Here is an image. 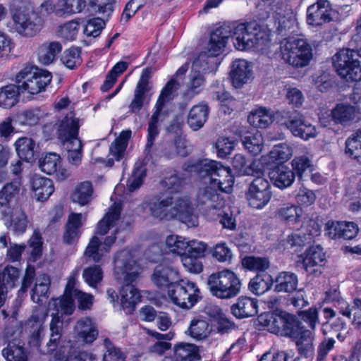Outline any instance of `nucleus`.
<instances>
[{
    "label": "nucleus",
    "instance_id": "a18cd8bd",
    "mask_svg": "<svg viewBox=\"0 0 361 361\" xmlns=\"http://www.w3.org/2000/svg\"><path fill=\"white\" fill-rule=\"evenodd\" d=\"M21 183L20 179L6 183L0 190V205L8 206L16 201L20 194Z\"/></svg>",
    "mask_w": 361,
    "mask_h": 361
},
{
    "label": "nucleus",
    "instance_id": "20e7f679",
    "mask_svg": "<svg viewBox=\"0 0 361 361\" xmlns=\"http://www.w3.org/2000/svg\"><path fill=\"white\" fill-rule=\"evenodd\" d=\"M81 121L71 113L62 121L59 128V137L66 146L68 163L78 166L82 158V145L78 137Z\"/></svg>",
    "mask_w": 361,
    "mask_h": 361
},
{
    "label": "nucleus",
    "instance_id": "f3484780",
    "mask_svg": "<svg viewBox=\"0 0 361 361\" xmlns=\"http://www.w3.org/2000/svg\"><path fill=\"white\" fill-rule=\"evenodd\" d=\"M173 219H177L188 227H196L199 224L198 214L190 198L188 196H180L174 200Z\"/></svg>",
    "mask_w": 361,
    "mask_h": 361
},
{
    "label": "nucleus",
    "instance_id": "a211bd4d",
    "mask_svg": "<svg viewBox=\"0 0 361 361\" xmlns=\"http://www.w3.org/2000/svg\"><path fill=\"white\" fill-rule=\"evenodd\" d=\"M332 20L331 4L328 0H317L307 9V22L312 26H321Z\"/></svg>",
    "mask_w": 361,
    "mask_h": 361
},
{
    "label": "nucleus",
    "instance_id": "c756f323",
    "mask_svg": "<svg viewBox=\"0 0 361 361\" xmlns=\"http://www.w3.org/2000/svg\"><path fill=\"white\" fill-rule=\"evenodd\" d=\"M209 108L206 103L202 102L193 106L188 115L187 123L194 131L202 128L208 119Z\"/></svg>",
    "mask_w": 361,
    "mask_h": 361
},
{
    "label": "nucleus",
    "instance_id": "6e6552de",
    "mask_svg": "<svg viewBox=\"0 0 361 361\" xmlns=\"http://www.w3.org/2000/svg\"><path fill=\"white\" fill-rule=\"evenodd\" d=\"M280 49L283 61L295 68L307 66L312 58V47L304 39L289 38L281 42Z\"/></svg>",
    "mask_w": 361,
    "mask_h": 361
},
{
    "label": "nucleus",
    "instance_id": "bf43d9fd",
    "mask_svg": "<svg viewBox=\"0 0 361 361\" xmlns=\"http://www.w3.org/2000/svg\"><path fill=\"white\" fill-rule=\"evenodd\" d=\"M304 329V327L301 326L300 323L293 316L288 314L285 317L280 333L294 339Z\"/></svg>",
    "mask_w": 361,
    "mask_h": 361
},
{
    "label": "nucleus",
    "instance_id": "473e14b6",
    "mask_svg": "<svg viewBox=\"0 0 361 361\" xmlns=\"http://www.w3.org/2000/svg\"><path fill=\"white\" fill-rule=\"evenodd\" d=\"M314 331L304 329L293 340L295 342L298 353L305 357H311L314 353Z\"/></svg>",
    "mask_w": 361,
    "mask_h": 361
},
{
    "label": "nucleus",
    "instance_id": "3c124183",
    "mask_svg": "<svg viewBox=\"0 0 361 361\" xmlns=\"http://www.w3.org/2000/svg\"><path fill=\"white\" fill-rule=\"evenodd\" d=\"M93 195V187L90 181H84L79 183L73 191L71 198L73 202H77L80 205L88 204Z\"/></svg>",
    "mask_w": 361,
    "mask_h": 361
},
{
    "label": "nucleus",
    "instance_id": "5fc2aeb1",
    "mask_svg": "<svg viewBox=\"0 0 361 361\" xmlns=\"http://www.w3.org/2000/svg\"><path fill=\"white\" fill-rule=\"evenodd\" d=\"M161 114V111L155 109L148 123V135L147 142L145 146V153L147 156H149L151 158H152V157L151 154H149L150 149L152 148L154 144V141L156 137L159 133L158 122L159 117L160 116Z\"/></svg>",
    "mask_w": 361,
    "mask_h": 361
},
{
    "label": "nucleus",
    "instance_id": "5701e85b",
    "mask_svg": "<svg viewBox=\"0 0 361 361\" xmlns=\"http://www.w3.org/2000/svg\"><path fill=\"white\" fill-rule=\"evenodd\" d=\"M326 227L328 235L332 239H352L356 236L359 231L357 225L353 222L347 221H329L326 224Z\"/></svg>",
    "mask_w": 361,
    "mask_h": 361
},
{
    "label": "nucleus",
    "instance_id": "9b49d317",
    "mask_svg": "<svg viewBox=\"0 0 361 361\" xmlns=\"http://www.w3.org/2000/svg\"><path fill=\"white\" fill-rule=\"evenodd\" d=\"M171 301L183 309L192 308L201 298L197 285L191 281L178 280L168 290Z\"/></svg>",
    "mask_w": 361,
    "mask_h": 361
},
{
    "label": "nucleus",
    "instance_id": "2f4dec72",
    "mask_svg": "<svg viewBox=\"0 0 361 361\" xmlns=\"http://www.w3.org/2000/svg\"><path fill=\"white\" fill-rule=\"evenodd\" d=\"M232 165L240 175H263V167L259 166L257 161L253 160L250 161L241 154H238L234 156L232 160Z\"/></svg>",
    "mask_w": 361,
    "mask_h": 361
},
{
    "label": "nucleus",
    "instance_id": "4d7b16f0",
    "mask_svg": "<svg viewBox=\"0 0 361 361\" xmlns=\"http://www.w3.org/2000/svg\"><path fill=\"white\" fill-rule=\"evenodd\" d=\"M259 322L270 332L279 334L281 331L285 317L276 315L273 313H265L259 316Z\"/></svg>",
    "mask_w": 361,
    "mask_h": 361
},
{
    "label": "nucleus",
    "instance_id": "864d4df0",
    "mask_svg": "<svg viewBox=\"0 0 361 361\" xmlns=\"http://www.w3.org/2000/svg\"><path fill=\"white\" fill-rule=\"evenodd\" d=\"M20 90L18 85H9L0 89V106L9 109L18 102V94Z\"/></svg>",
    "mask_w": 361,
    "mask_h": 361
},
{
    "label": "nucleus",
    "instance_id": "412c9836",
    "mask_svg": "<svg viewBox=\"0 0 361 361\" xmlns=\"http://www.w3.org/2000/svg\"><path fill=\"white\" fill-rule=\"evenodd\" d=\"M230 78L235 88L241 87L252 78V66L245 59H235L231 65Z\"/></svg>",
    "mask_w": 361,
    "mask_h": 361
},
{
    "label": "nucleus",
    "instance_id": "7c9ffc66",
    "mask_svg": "<svg viewBox=\"0 0 361 361\" xmlns=\"http://www.w3.org/2000/svg\"><path fill=\"white\" fill-rule=\"evenodd\" d=\"M121 204L115 202L109 209L105 216L97 223L95 235H106L111 228L114 227L118 221L121 212Z\"/></svg>",
    "mask_w": 361,
    "mask_h": 361
},
{
    "label": "nucleus",
    "instance_id": "f8f14e48",
    "mask_svg": "<svg viewBox=\"0 0 361 361\" xmlns=\"http://www.w3.org/2000/svg\"><path fill=\"white\" fill-rule=\"evenodd\" d=\"M3 336L7 346L2 350V355L6 361H27V354L20 341L22 326L20 324H12L7 326Z\"/></svg>",
    "mask_w": 361,
    "mask_h": 361
},
{
    "label": "nucleus",
    "instance_id": "09e8293b",
    "mask_svg": "<svg viewBox=\"0 0 361 361\" xmlns=\"http://www.w3.org/2000/svg\"><path fill=\"white\" fill-rule=\"evenodd\" d=\"M15 146L17 154L21 159L27 162L33 160L35 142L32 138L27 137H20L16 140Z\"/></svg>",
    "mask_w": 361,
    "mask_h": 361
},
{
    "label": "nucleus",
    "instance_id": "680f3d73",
    "mask_svg": "<svg viewBox=\"0 0 361 361\" xmlns=\"http://www.w3.org/2000/svg\"><path fill=\"white\" fill-rule=\"evenodd\" d=\"M292 155V148L286 143H281L274 146L268 156L271 161L283 162L288 160Z\"/></svg>",
    "mask_w": 361,
    "mask_h": 361
},
{
    "label": "nucleus",
    "instance_id": "f704fd0d",
    "mask_svg": "<svg viewBox=\"0 0 361 361\" xmlns=\"http://www.w3.org/2000/svg\"><path fill=\"white\" fill-rule=\"evenodd\" d=\"M32 189L38 201L47 200L54 191L53 182L51 179L35 175L31 181Z\"/></svg>",
    "mask_w": 361,
    "mask_h": 361
},
{
    "label": "nucleus",
    "instance_id": "a878e982",
    "mask_svg": "<svg viewBox=\"0 0 361 361\" xmlns=\"http://www.w3.org/2000/svg\"><path fill=\"white\" fill-rule=\"evenodd\" d=\"M232 314L238 319L255 316L258 312V302L255 298L240 297L231 307Z\"/></svg>",
    "mask_w": 361,
    "mask_h": 361
},
{
    "label": "nucleus",
    "instance_id": "de8ad7c7",
    "mask_svg": "<svg viewBox=\"0 0 361 361\" xmlns=\"http://www.w3.org/2000/svg\"><path fill=\"white\" fill-rule=\"evenodd\" d=\"M242 142L245 149L252 155L259 154L264 147V140L261 133H248L243 137Z\"/></svg>",
    "mask_w": 361,
    "mask_h": 361
},
{
    "label": "nucleus",
    "instance_id": "338daca9",
    "mask_svg": "<svg viewBox=\"0 0 361 361\" xmlns=\"http://www.w3.org/2000/svg\"><path fill=\"white\" fill-rule=\"evenodd\" d=\"M104 344L106 350L104 355V361H126L125 353L116 347L109 338L104 339Z\"/></svg>",
    "mask_w": 361,
    "mask_h": 361
},
{
    "label": "nucleus",
    "instance_id": "cd10ccee",
    "mask_svg": "<svg viewBox=\"0 0 361 361\" xmlns=\"http://www.w3.org/2000/svg\"><path fill=\"white\" fill-rule=\"evenodd\" d=\"M269 176L274 185L280 189L290 187L295 178L294 171L283 164L273 168L269 171Z\"/></svg>",
    "mask_w": 361,
    "mask_h": 361
},
{
    "label": "nucleus",
    "instance_id": "49530a36",
    "mask_svg": "<svg viewBox=\"0 0 361 361\" xmlns=\"http://www.w3.org/2000/svg\"><path fill=\"white\" fill-rule=\"evenodd\" d=\"M109 252L108 247H104L102 243L97 235H94L90 240L85 252L84 257L87 260L99 262L103 256Z\"/></svg>",
    "mask_w": 361,
    "mask_h": 361
},
{
    "label": "nucleus",
    "instance_id": "39448f33",
    "mask_svg": "<svg viewBox=\"0 0 361 361\" xmlns=\"http://www.w3.org/2000/svg\"><path fill=\"white\" fill-rule=\"evenodd\" d=\"M231 27V34L233 30V41L234 47L240 51L250 49L255 47L264 45L269 41V34L257 22L240 23L234 27L229 25H224ZM223 27L220 26L219 27ZM231 35L227 38L226 43Z\"/></svg>",
    "mask_w": 361,
    "mask_h": 361
},
{
    "label": "nucleus",
    "instance_id": "f03ea898",
    "mask_svg": "<svg viewBox=\"0 0 361 361\" xmlns=\"http://www.w3.org/2000/svg\"><path fill=\"white\" fill-rule=\"evenodd\" d=\"M140 269L130 250H123L116 254L114 276L118 281L123 284L120 293L121 305L126 313L133 312L141 298L138 290L132 285L137 279Z\"/></svg>",
    "mask_w": 361,
    "mask_h": 361
},
{
    "label": "nucleus",
    "instance_id": "c85d7f7f",
    "mask_svg": "<svg viewBox=\"0 0 361 361\" xmlns=\"http://www.w3.org/2000/svg\"><path fill=\"white\" fill-rule=\"evenodd\" d=\"M82 226V215L80 213H71L68 218L63 235V242L67 245L75 243L80 235Z\"/></svg>",
    "mask_w": 361,
    "mask_h": 361
},
{
    "label": "nucleus",
    "instance_id": "dca6fc26",
    "mask_svg": "<svg viewBox=\"0 0 361 361\" xmlns=\"http://www.w3.org/2000/svg\"><path fill=\"white\" fill-rule=\"evenodd\" d=\"M283 124L290 130L295 137H299L305 140L316 137L315 127L307 121L303 116L296 111L290 113L285 117Z\"/></svg>",
    "mask_w": 361,
    "mask_h": 361
},
{
    "label": "nucleus",
    "instance_id": "bb28decb",
    "mask_svg": "<svg viewBox=\"0 0 361 361\" xmlns=\"http://www.w3.org/2000/svg\"><path fill=\"white\" fill-rule=\"evenodd\" d=\"M360 113V107L348 103H339L332 109L331 116L336 124L350 123Z\"/></svg>",
    "mask_w": 361,
    "mask_h": 361
},
{
    "label": "nucleus",
    "instance_id": "1a4fd4ad",
    "mask_svg": "<svg viewBox=\"0 0 361 361\" xmlns=\"http://www.w3.org/2000/svg\"><path fill=\"white\" fill-rule=\"evenodd\" d=\"M50 72L35 66H26L16 76V82L21 92L37 94L45 89L51 81Z\"/></svg>",
    "mask_w": 361,
    "mask_h": 361
},
{
    "label": "nucleus",
    "instance_id": "c03bdc74",
    "mask_svg": "<svg viewBox=\"0 0 361 361\" xmlns=\"http://www.w3.org/2000/svg\"><path fill=\"white\" fill-rule=\"evenodd\" d=\"M173 355L179 361H194L200 358L197 346L191 343H180L175 345Z\"/></svg>",
    "mask_w": 361,
    "mask_h": 361
},
{
    "label": "nucleus",
    "instance_id": "37998d69",
    "mask_svg": "<svg viewBox=\"0 0 361 361\" xmlns=\"http://www.w3.org/2000/svg\"><path fill=\"white\" fill-rule=\"evenodd\" d=\"M211 332L209 322L202 317L192 319L186 333L197 340L206 338Z\"/></svg>",
    "mask_w": 361,
    "mask_h": 361
},
{
    "label": "nucleus",
    "instance_id": "423d86ee",
    "mask_svg": "<svg viewBox=\"0 0 361 361\" xmlns=\"http://www.w3.org/2000/svg\"><path fill=\"white\" fill-rule=\"evenodd\" d=\"M207 284L211 293L221 299L235 297L241 289V282L230 269H224L209 276Z\"/></svg>",
    "mask_w": 361,
    "mask_h": 361
},
{
    "label": "nucleus",
    "instance_id": "4be33fe9",
    "mask_svg": "<svg viewBox=\"0 0 361 361\" xmlns=\"http://www.w3.org/2000/svg\"><path fill=\"white\" fill-rule=\"evenodd\" d=\"M44 317L34 314L28 319L23 326L21 323H16L15 324H20L22 331L23 329L29 336V343L32 346H39L44 333Z\"/></svg>",
    "mask_w": 361,
    "mask_h": 361
},
{
    "label": "nucleus",
    "instance_id": "6e6d98bb",
    "mask_svg": "<svg viewBox=\"0 0 361 361\" xmlns=\"http://www.w3.org/2000/svg\"><path fill=\"white\" fill-rule=\"evenodd\" d=\"M242 265L250 271L264 272L269 269L270 262L267 257L247 256L242 259Z\"/></svg>",
    "mask_w": 361,
    "mask_h": 361
},
{
    "label": "nucleus",
    "instance_id": "052dcab7",
    "mask_svg": "<svg viewBox=\"0 0 361 361\" xmlns=\"http://www.w3.org/2000/svg\"><path fill=\"white\" fill-rule=\"evenodd\" d=\"M360 130L350 137L345 142V154L355 160L359 159L361 155V135Z\"/></svg>",
    "mask_w": 361,
    "mask_h": 361
},
{
    "label": "nucleus",
    "instance_id": "c9c22d12",
    "mask_svg": "<svg viewBox=\"0 0 361 361\" xmlns=\"http://www.w3.org/2000/svg\"><path fill=\"white\" fill-rule=\"evenodd\" d=\"M302 209L293 204L287 203L279 207L275 212L276 219L289 225H294L300 221Z\"/></svg>",
    "mask_w": 361,
    "mask_h": 361
},
{
    "label": "nucleus",
    "instance_id": "6ab92c4d",
    "mask_svg": "<svg viewBox=\"0 0 361 361\" xmlns=\"http://www.w3.org/2000/svg\"><path fill=\"white\" fill-rule=\"evenodd\" d=\"M152 76V69L145 68L141 74L140 80L134 91L133 99L128 106L129 112L137 114L142 106L146 98V93L151 90L149 79Z\"/></svg>",
    "mask_w": 361,
    "mask_h": 361
},
{
    "label": "nucleus",
    "instance_id": "79ce46f5",
    "mask_svg": "<svg viewBox=\"0 0 361 361\" xmlns=\"http://www.w3.org/2000/svg\"><path fill=\"white\" fill-rule=\"evenodd\" d=\"M61 49V44L57 42L42 44L37 51L39 62L43 65H49L53 63L56 55Z\"/></svg>",
    "mask_w": 361,
    "mask_h": 361
},
{
    "label": "nucleus",
    "instance_id": "e433bc0d",
    "mask_svg": "<svg viewBox=\"0 0 361 361\" xmlns=\"http://www.w3.org/2000/svg\"><path fill=\"white\" fill-rule=\"evenodd\" d=\"M325 261V253L320 245L312 246L305 252L302 260L303 267L307 273L316 271L314 267L322 266Z\"/></svg>",
    "mask_w": 361,
    "mask_h": 361
},
{
    "label": "nucleus",
    "instance_id": "b1692460",
    "mask_svg": "<svg viewBox=\"0 0 361 361\" xmlns=\"http://www.w3.org/2000/svg\"><path fill=\"white\" fill-rule=\"evenodd\" d=\"M42 171L47 174H55L59 180H64L69 176L68 171L62 167L61 159L56 153H49L39 163Z\"/></svg>",
    "mask_w": 361,
    "mask_h": 361
},
{
    "label": "nucleus",
    "instance_id": "aec40b11",
    "mask_svg": "<svg viewBox=\"0 0 361 361\" xmlns=\"http://www.w3.org/2000/svg\"><path fill=\"white\" fill-rule=\"evenodd\" d=\"M178 280V270L166 264L157 265L152 275V281L157 287L161 289L168 288V290Z\"/></svg>",
    "mask_w": 361,
    "mask_h": 361
},
{
    "label": "nucleus",
    "instance_id": "4c0bfd02",
    "mask_svg": "<svg viewBox=\"0 0 361 361\" xmlns=\"http://www.w3.org/2000/svg\"><path fill=\"white\" fill-rule=\"evenodd\" d=\"M274 114L270 109L259 107L251 111L247 117L248 123L257 128H266L274 121Z\"/></svg>",
    "mask_w": 361,
    "mask_h": 361
},
{
    "label": "nucleus",
    "instance_id": "a19ab883",
    "mask_svg": "<svg viewBox=\"0 0 361 361\" xmlns=\"http://www.w3.org/2000/svg\"><path fill=\"white\" fill-rule=\"evenodd\" d=\"M298 279L296 274L288 271L281 272L275 279L274 291L291 293L296 290Z\"/></svg>",
    "mask_w": 361,
    "mask_h": 361
},
{
    "label": "nucleus",
    "instance_id": "9d476101",
    "mask_svg": "<svg viewBox=\"0 0 361 361\" xmlns=\"http://www.w3.org/2000/svg\"><path fill=\"white\" fill-rule=\"evenodd\" d=\"M202 183V185L199 187L195 195L197 207L209 218L215 219V216L221 215V209L224 206V199L215 186Z\"/></svg>",
    "mask_w": 361,
    "mask_h": 361
},
{
    "label": "nucleus",
    "instance_id": "13d9d810",
    "mask_svg": "<svg viewBox=\"0 0 361 361\" xmlns=\"http://www.w3.org/2000/svg\"><path fill=\"white\" fill-rule=\"evenodd\" d=\"M361 300L356 298L353 303L346 307H341L340 312L349 319H352L353 324L360 328L361 326Z\"/></svg>",
    "mask_w": 361,
    "mask_h": 361
},
{
    "label": "nucleus",
    "instance_id": "58836bf2",
    "mask_svg": "<svg viewBox=\"0 0 361 361\" xmlns=\"http://www.w3.org/2000/svg\"><path fill=\"white\" fill-rule=\"evenodd\" d=\"M86 0H58V17L66 18L82 13L87 8Z\"/></svg>",
    "mask_w": 361,
    "mask_h": 361
},
{
    "label": "nucleus",
    "instance_id": "ddd939ff",
    "mask_svg": "<svg viewBox=\"0 0 361 361\" xmlns=\"http://www.w3.org/2000/svg\"><path fill=\"white\" fill-rule=\"evenodd\" d=\"M13 29L20 35L32 37L40 31L43 20L33 10L17 11L13 15Z\"/></svg>",
    "mask_w": 361,
    "mask_h": 361
},
{
    "label": "nucleus",
    "instance_id": "393cba45",
    "mask_svg": "<svg viewBox=\"0 0 361 361\" xmlns=\"http://www.w3.org/2000/svg\"><path fill=\"white\" fill-rule=\"evenodd\" d=\"M75 278L73 276L69 277L65 289V295L61 298L53 299L52 302L49 304L50 307L56 308L59 311L66 314H71L75 309L72 298L75 295Z\"/></svg>",
    "mask_w": 361,
    "mask_h": 361
},
{
    "label": "nucleus",
    "instance_id": "2eb2a0df",
    "mask_svg": "<svg viewBox=\"0 0 361 361\" xmlns=\"http://www.w3.org/2000/svg\"><path fill=\"white\" fill-rule=\"evenodd\" d=\"M174 199L171 195L159 194L152 197L147 202L150 214L159 220L173 219Z\"/></svg>",
    "mask_w": 361,
    "mask_h": 361
},
{
    "label": "nucleus",
    "instance_id": "7ed1b4c3",
    "mask_svg": "<svg viewBox=\"0 0 361 361\" xmlns=\"http://www.w3.org/2000/svg\"><path fill=\"white\" fill-rule=\"evenodd\" d=\"M195 169L202 182L215 186L217 190L226 193L231 192L234 178L229 168L224 167L216 161L204 159L200 161Z\"/></svg>",
    "mask_w": 361,
    "mask_h": 361
},
{
    "label": "nucleus",
    "instance_id": "4468645a",
    "mask_svg": "<svg viewBox=\"0 0 361 361\" xmlns=\"http://www.w3.org/2000/svg\"><path fill=\"white\" fill-rule=\"evenodd\" d=\"M255 176L256 177L250 183L245 196L250 207L259 209L264 207L271 200V186L262 175Z\"/></svg>",
    "mask_w": 361,
    "mask_h": 361
},
{
    "label": "nucleus",
    "instance_id": "8fccbe9b",
    "mask_svg": "<svg viewBox=\"0 0 361 361\" xmlns=\"http://www.w3.org/2000/svg\"><path fill=\"white\" fill-rule=\"evenodd\" d=\"M273 283L271 275L267 273L258 274L250 280L249 290L256 295H262L271 288Z\"/></svg>",
    "mask_w": 361,
    "mask_h": 361
},
{
    "label": "nucleus",
    "instance_id": "e2e57ef3",
    "mask_svg": "<svg viewBox=\"0 0 361 361\" xmlns=\"http://www.w3.org/2000/svg\"><path fill=\"white\" fill-rule=\"evenodd\" d=\"M188 242L183 237L176 235H171L166 239V245L169 250L171 252L181 255V257L187 250Z\"/></svg>",
    "mask_w": 361,
    "mask_h": 361
},
{
    "label": "nucleus",
    "instance_id": "72a5a7b5",
    "mask_svg": "<svg viewBox=\"0 0 361 361\" xmlns=\"http://www.w3.org/2000/svg\"><path fill=\"white\" fill-rule=\"evenodd\" d=\"M74 330L78 338L86 343H92L98 336V330L95 324L88 317L78 320Z\"/></svg>",
    "mask_w": 361,
    "mask_h": 361
},
{
    "label": "nucleus",
    "instance_id": "f257e3e1",
    "mask_svg": "<svg viewBox=\"0 0 361 361\" xmlns=\"http://www.w3.org/2000/svg\"><path fill=\"white\" fill-rule=\"evenodd\" d=\"M231 30L228 26H223L217 27L211 33L206 51L201 53L192 64L185 89L182 92L184 100L189 102L202 92L205 82L204 74L209 63L206 57L217 56L222 53L226 39L231 35Z\"/></svg>",
    "mask_w": 361,
    "mask_h": 361
},
{
    "label": "nucleus",
    "instance_id": "69168bd1",
    "mask_svg": "<svg viewBox=\"0 0 361 361\" xmlns=\"http://www.w3.org/2000/svg\"><path fill=\"white\" fill-rule=\"evenodd\" d=\"M62 63L68 68L73 69L82 63L80 49L71 47L66 50L61 57Z\"/></svg>",
    "mask_w": 361,
    "mask_h": 361
},
{
    "label": "nucleus",
    "instance_id": "603ef678",
    "mask_svg": "<svg viewBox=\"0 0 361 361\" xmlns=\"http://www.w3.org/2000/svg\"><path fill=\"white\" fill-rule=\"evenodd\" d=\"M131 134L132 132L130 130H123L111 143L109 148L110 153L116 161H119L123 157Z\"/></svg>",
    "mask_w": 361,
    "mask_h": 361
},
{
    "label": "nucleus",
    "instance_id": "0eeeda50",
    "mask_svg": "<svg viewBox=\"0 0 361 361\" xmlns=\"http://www.w3.org/2000/svg\"><path fill=\"white\" fill-rule=\"evenodd\" d=\"M361 54L358 49H343L332 58L334 66L338 74L346 81L361 80Z\"/></svg>",
    "mask_w": 361,
    "mask_h": 361
},
{
    "label": "nucleus",
    "instance_id": "ea45409f",
    "mask_svg": "<svg viewBox=\"0 0 361 361\" xmlns=\"http://www.w3.org/2000/svg\"><path fill=\"white\" fill-rule=\"evenodd\" d=\"M180 82L172 78L161 90L155 104V109L162 111L164 106L171 102L177 95Z\"/></svg>",
    "mask_w": 361,
    "mask_h": 361
},
{
    "label": "nucleus",
    "instance_id": "0e129e2a",
    "mask_svg": "<svg viewBox=\"0 0 361 361\" xmlns=\"http://www.w3.org/2000/svg\"><path fill=\"white\" fill-rule=\"evenodd\" d=\"M84 281L91 287L96 288L103 279V273L99 266L87 267L82 272Z\"/></svg>",
    "mask_w": 361,
    "mask_h": 361
},
{
    "label": "nucleus",
    "instance_id": "774afa93",
    "mask_svg": "<svg viewBox=\"0 0 361 361\" xmlns=\"http://www.w3.org/2000/svg\"><path fill=\"white\" fill-rule=\"evenodd\" d=\"M80 23L77 19L69 20L60 26L59 35L66 40H74L79 31Z\"/></svg>",
    "mask_w": 361,
    "mask_h": 361
}]
</instances>
